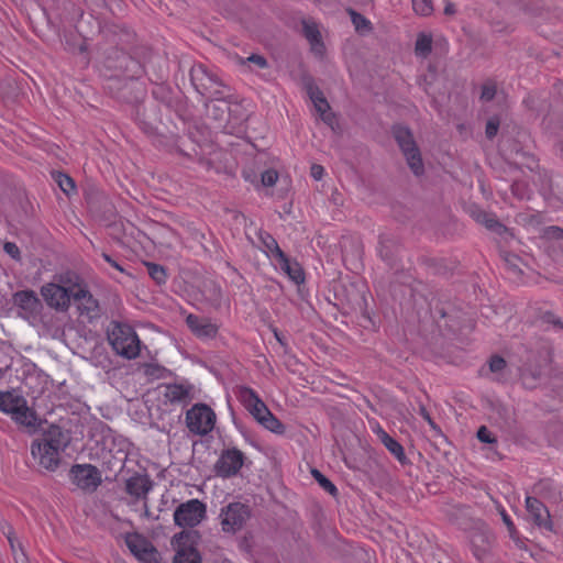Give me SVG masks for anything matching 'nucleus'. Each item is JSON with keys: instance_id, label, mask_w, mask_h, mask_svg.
Segmentation results:
<instances>
[{"instance_id": "nucleus-1", "label": "nucleus", "mask_w": 563, "mask_h": 563, "mask_svg": "<svg viewBox=\"0 0 563 563\" xmlns=\"http://www.w3.org/2000/svg\"><path fill=\"white\" fill-rule=\"evenodd\" d=\"M68 444V438L57 426H49L42 437L31 444V454L40 466L55 471L60 463V454Z\"/></svg>"}, {"instance_id": "nucleus-2", "label": "nucleus", "mask_w": 563, "mask_h": 563, "mask_svg": "<svg viewBox=\"0 0 563 563\" xmlns=\"http://www.w3.org/2000/svg\"><path fill=\"white\" fill-rule=\"evenodd\" d=\"M0 410L30 432H34L40 426L36 413L29 408L25 398L15 391L0 393Z\"/></svg>"}, {"instance_id": "nucleus-3", "label": "nucleus", "mask_w": 563, "mask_h": 563, "mask_svg": "<svg viewBox=\"0 0 563 563\" xmlns=\"http://www.w3.org/2000/svg\"><path fill=\"white\" fill-rule=\"evenodd\" d=\"M108 340L115 353L126 360L136 358L140 354L141 342L128 324L113 322L108 331Z\"/></svg>"}, {"instance_id": "nucleus-4", "label": "nucleus", "mask_w": 563, "mask_h": 563, "mask_svg": "<svg viewBox=\"0 0 563 563\" xmlns=\"http://www.w3.org/2000/svg\"><path fill=\"white\" fill-rule=\"evenodd\" d=\"M240 399L250 413L264 428L276 434L285 432L284 424L271 412L253 389L249 387L241 388Z\"/></svg>"}, {"instance_id": "nucleus-5", "label": "nucleus", "mask_w": 563, "mask_h": 563, "mask_svg": "<svg viewBox=\"0 0 563 563\" xmlns=\"http://www.w3.org/2000/svg\"><path fill=\"white\" fill-rule=\"evenodd\" d=\"M393 134L412 173L417 176L423 174V162L411 131L407 126L395 125Z\"/></svg>"}, {"instance_id": "nucleus-6", "label": "nucleus", "mask_w": 563, "mask_h": 563, "mask_svg": "<svg viewBox=\"0 0 563 563\" xmlns=\"http://www.w3.org/2000/svg\"><path fill=\"white\" fill-rule=\"evenodd\" d=\"M250 518V507L239 501L223 507L219 515L221 529L224 533L229 534H235L241 531Z\"/></svg>"}, {"instance_id": "nucleus-7", "label": "nucleus", "mask_w": 563, "mask_h": 563, "mask_svg": "<svg viewBox=\"0 0 563 563\" xmlns=\"http://www.w3.org/2000/svg\"><path fill=\"white\" fill-rule=\"evenodd\" d=\"M216 420V412L206 404H196L186 412V426L197 435L210 433Z\"/></svg>"}, {"instance_id": "nucleus-8", "label": "nucleus", "mask_w": 563, "mask_h": 563, "mask_svg": "<svg viewBox=\"0 0 563 563\" xmlns=\"http://www.w3.org/2000/svg\"><path fill=\"white\" fill-rule=\"evenodd\" d=\"M198 539L197 531L184 530L173 538L176 548L174 563H201L200 556L195 548Z\"/></svg>"}, {"instance_id": "nucleus-9", "label": "nucleus", "mask_w": 563, "mask_h": 563, "mask_svg": "<svg viewBox=\"0 0 563 563\" xmlns=\"http://www.w3.org/2000/svg\"><path fill=\"white\" fill-rule=\"evenodd\" d=\"M206 516V506L198 499H191L180 504L174 512V521L179 527H195Z\"/></svg>"}, {"instance_id": "nucleus-10", "label": "nucleus", "mask_w": 563, "mask_h": 563, "mask_svg": "<svg viewBox=\"0 0 563 563\" xmlns=\"http://www.w3.org/2000/svg\"><path fill=\"white\" fill-rule=\"evenodd\" d=\"M41 295L48 307L58 311L68 310L73 299L70 287H64L55 283L43 285Z\"/></svg>"}, {"instance_id": "nucleus-11", "label": "nucleus", "mask_w": 563, "mask_h": 563, "mask_svg": "<svg viewBox=\"0 0 563 563\" xmlns=\"http://www.w3.org/2000/svg\"><path fill=\"white\" fill-rule=\"evenodd\" d=\"M70 291L73 299L77 302V308L81 316H86L88 319L99 317V302L93 298L85 285L74 284L70 286Z\"/></svg>"}, {"instance_id": "nucleus-12", "label": "nucleus", "mask_w": 563, "mask_h": 563, "mask_svg": "<svg viewBox=\"0 0 563 563\" xmlns=\"http://www.w3.org/2000/svg\"><path fill=\"white\" fill-rule=\"evenodd\" d=\"M307 93L321 120L335 131L339 126L338 120L335 114L331 111L330 104L323 96V92L316 85L310 82L307 85Z\"/></svg>"}, {"instance_id": "nucleus-13", "label": "nucleus", "mask_w": 563, "mask_h": 563, "mask_svg": "<svg viewBox=\"0 0 563 563\" xmlns=\"http://www.w3.org/2000/svg\"><path fill=\"white\" fill-rule=\"evenodd\" d=\"M125 543L130 551L140 561L145 563H154L157 560V551L153 547V544L143 536L133 533L128 534L125 538Z\"/></svg>"}, {"instance_id": "nucleus-14", "label": "nucleus", "mask_w": 563, "mask_h": 563, "mask_svg": "<svg viewBox=\"0 0 563 563\" xmlns=\"http://www.w3.org/2000/svg\"><path fill=\"white\" fill-rule=\"evenodd\" d=\"M244 454L238 449L224 451L216 463V472L222 477L235 475L242 467Z\"/></svg>"}, {"instance_id": "nucleus-15", "label": "nucleus", "mask_w": 563, "mask_h": 563, "mask_svg": "<svg viewBox=\"0 0 563 563\" xmlns=\"http://www.w3.org/2000/svg\"><path fill=\"white\" fill-rule=\"evenodd\" d=\"M71 474L75 484L81 489L95 490L101 483L99 471L89 464L73 466Z\"/></svg>"}, {"instance_id": "nucleus-16", "label": "nucleus", "mask_w": 563, "mask_h": 563, "mask_svg": "<svg viewBox=\"0 0 563 563\" xmlns=\"http://www.w3.org/2000/svg\"><path fill=\"white\" fill-rule=\"evenodd\" d=\"M12 301L14 306L22 310L21 316L24 318L35 316L42 308L37 295L30 289L16 291L12 297Z\"/></svg>"}, {"instance_id": "nucleus-17", "label": "nucleus", "mask_w": 563, "mask_h": 563, "mask_svg": "<svg viewBox=\"0 0 563 563\" xmlns=\"http://www.w3.org/2000/svg\"><path fill=\"white\" fill-rule=\"evenodd\" d=\"M186 323L191 332L199 338H213L218 332V325L206 317L188 314Z\"/></svg>"}, {"instance_id": "nucleus-18", "label": "nucleus", "mask_w": 563, "mask_h": 563, "mask_svg": "<svg viewBox=\"0 0 563 563\" xmlns=\"http://www.w3.org/2000/svg\"><path fill=\"white\" fill-rule=\"evenodd\" d=\"M161 394L164 401L172 405H186L191 400V388L179 384L164 385Z\"/></svg>"}, {"instance_id": "nucleus-19", "label": "nucleus", "mask_w": 563, "mask_h": 563, "mask_svg": "<svg viewBox=\"0 0 563 563\" xmlns=\"http://www.w3.org/2000/svg\"><path fill=\"white\" fill-rule=\"evenodd\" d=\"M526 507L529 514L532 516L536 525L544 527L549 530L552 529L550 512L540 500L533 497H527Z\"/></svg>"}, {"instance_id": "nucleus-20", "label": "nucleus", "mask_w": 563, "mask_h": 563, "mask_svg": "<svg viewBox=\"0 0 563 563\" xmlns=\"http://www.w3.org/2000/svg\"><path fill=\"white\" fill-rule=\"evenodd\" d=\"M125 489L135 498H145L152 489V482L147 476L135 475L126 481Z\"/></svg>"}, {"instance_id": "nucleus-21", "label": "nucleus", "mask_w": 563, "mask_h": 563, "mask_svg": "<svg viewBox=\"0 0 563 563\" xmlns=\"http://www.w3.org/2000/svg\"><path fill=\"white\" fill-rule=\"evenodd\" d=\"M302 27L303 34L311 45V49L316 54L322 55L324 51V45L322 43L321 33L319 31L317 23H314L313 21H303Z\"/></svg>"}, {"instance_id": "nucleus-22", "label": "nucleus", "mask_w": 563, "mask_h": 563, "mask_svg": "<svg viewBox=\"0 0 563 563\" xmlns=\"http://www.w3.org/2000/svg\"><path fill=\"white\" fill-rule=\"evenodd\" d=\"M276 263L279 265L280 269L285 272L288 277L296 284H300L305 280V274L300 265L296 262H290L286 254H284L283 257L276 260Z\"/></svg>"}, {"instance_id": "nucleus-23", "label": "nucleus", "mask_w": 563, "mask_h": 563, "mask_svg": "<svg viewBox=\"0 0 563 563\" xmlns=\"http://www.w3.org/2000/svg\"><path fill=\"white\" fill-rule=\"evenodd\" d=\"M0 529L5 534L9 543H10V548L13 552L16 563H25L26 555L24 553L22 544L14 537L12 528L9 525H7L5 522L0 521Z\"/></svg>"}, {"instance_id": "nucleus-24", "label": "nucleus", "mask_w": 563, "mask_h": 563, "mask_svg": "<svg viewBox=\"0 0 563 563\" xmlns=\"http://www.w3.org/2000/svg\"><path fill=\"white\" fill-rule=\"evenodd\" d=\"M377 435H378L379 440L382 441V443L386 446V449L393 455H395V457L398 461L402 462L406 460L404 448L401 446V444L398 441H396L394 438H391L386 431H384L380 428L377 430Z\"/></svg>"}, {"instance_id": "nucleus-25", "label": "nucleus", "mask_w": 563, "mask_h": 563, "mask_svg": "<svg viewBox=\"0 0 563 563\" xmlns=\"http://www.w3.org/2000/svg\"><path fill=\"white\" fill-rule=\"evenodd\" d=\"M473 217L476 222L485 225L487 229L498 234L507 233V228L499 223L498 220L490 213L478 210L473 213Z\"/></svg>"}, {"instance_id": "nucleus-26", "label": "nucleus", "mask_w": 563, "mask_h": 563, "mask_svg": "<svg viewBox=\"0 0 563 563\" xmlns=\"http://www.w3.org/2000/svg\"><path fill=\"white\" fill-rule=\"evenodd\" d=\"M432 35L429 33L421 32L417 35L415 44V53L417 56L426 58L432 52Z\"/></svg>"}, {"instance_id": "nucleus-27", "label": "nucleus", "mask_w": 563, "mask_h": 563, "mask_svg": "<svg viewBox=\"0 0 563 563\" xmlns=\"http://www.w3.org/2000/svg\"><path fill=\"white\" fill-rule=\"evenodd\" d=\"M488 367L489 372L494 375L495 380L500 382L505 378L507 363L503 357L498 355L492 356L488 362Z\"/></svg>"}, {"instance_id": "nucleus-28", "label": "nucleus", "mask_w": 563, "mask_h": 563, "mask_svg": "<svg viewBox=\"0 0 563 563\" xmlns=\"http://www.w3.org/2000/svg\"><path fill=\"white\" fill-rule=\"evenodd\" d=\"M191 79L197 85L203 89H208L207 81H214L212 76L206 70L202 65H199L191 70Z\"/></svg>"}, {"instance_id": "nucleus-29", "label": "nucleus", "mask_w": 563, "mask_h": 563, "mask_svg": "<svg viewBox=\"0 0 563 563\" xmlns=\"http://www.w3.org/2000/svg\"><path fill=\"white\" fill-rule=\"evenodd\" d=\"M261 239H262V242H263L266 251L271 254V256L275 261L278 260L279 257H283V255L285 253L282 251L278 243L272 235L265 234V235H262Z\"/></svg>"}, {"instance_id": "nucleus-30", "label": "nucleus", "mask_w": 563, "mask_h": 563, "mask_svg": "<svg viewBox=\"0 0 563 563\" xmlns=\"http://www.w3.org/2000/svg\"><path fill=\"white\" fill-rule=\"evenodd\" d=\"M311 474L325 492H328L332 496L338 495V488L335 487V485L329 478H327L321 472H319L318 470H312Z\"/></svg>"}, {"instance_id": "nucleus-31", "label": "nucleus", "mask_w": 563, "mask_h": 563, "mask_svg": "<svg viewBox=\"0 0 563 563\" xmlns=\"http://www.w3.org/2000/svg\"><path fill=\"white\" fill-rule=\"evenodd\" d=\"M55 180L56 183L58 184L59 188L67 195H71L73 192H75V183L74 180L65 175V174H62V173H58L56 176H55Z\"/></svg>"}, {"instance_id": "nucleus-32", "label": "nucleus", "mask_w": 563, "mask_h": 563, "mask_svg": "<svg viewBox=\"0 0 563 563\" xmlns=\"http://www.w3.org/2000/svg\"><path fill=\"white\" fill-rule=\"evenodd\" d=\"M413 11L422 16L430 15L433 12L431 0H412Z\"/></svg>"}, {"instance_id": "nucleus-33", "label": "nucleus", "mask_w": 563, "mask_h": 563, "mask_svg": "<svg viewBox=\"0 0 563 563\" xmlns=\"http://www.w3.org/2000/svg\"><path fill=\"white\" fill-rule=\"evenodd\" d=\"M503 256H504V261H505L506 265L508 266V268L510 271H512L515 274L522 273L521 265L523 264V262L521 261V258L519 256H517L516 254H511V253H504Z\"/></svg>"}, {"instance_id": "nucleus-34", "label": "nucleus", "mask_w": 563, "mask_h": 563, "mask_svg": "<svg viewBox=\"0 0 563 563\" xmlns=\"http://www.w3.org/2000/svg\"><path fill=\"white\" fill-rule=\"evenodd\" d=\"M147 272L150 276L157 283V284H164L166 280V273L165 269L154 263H147Z\"/></svg>"}, {"instance_id": "nucleus-35", "label": "nucleus", "mask_w": 563, "mask_h": 563, "mask_svg": "<svg viewBox=\"0 0 563 563\" xmlns=\"http://www.w3.org/2000/svg\"><path fill=\"white\" fill-rule=\"evenodd\" d=\"M246 63H253L258 68H266L268 66L266 58L264 56L257 55V54H252L247 58H240L241 65H245Z\"/></svg>"}, {"instance_id": "nucleus-36", "label": "nucleus", "mask_w": 563, "mask_h": 563, "mask_svg": "<svg viewBox=\"0 0 563 563\" xmlns=\"http://www.w3.org/2000/svg\"><path fill=\"white\" fill-rule=\"evenodd\" d=\"M352 22L357 31H368L369 22L361 14L352 12Z\"/></svg>"}, {"instance_id": "nucleus-37", "label": "nucleus", "mask_w": 563, "mask_h": 563, "mask_svg": "<svg viewBox=\"0 0 563 563\" xmlns=\"http://www.w3.org/2000/svg\"><path fill=\"white\" fill-rule=\"evenodd\" d=\"M278 179V173L274 169H267L262 174V184L272 187Z\"/></svg>"}, {"instance_id": "nucleus-38", "label": "nucleus", "mask_w": 563, "mask_h": 563, "mask_svg": "<svg viewBox=\"0 0 563 563\" xmlns=\"http://www.w3.org/2000/svg\"><path fill=\"white\" fill-rule=\"evenodd\" d=\"M4 252L15 261H21V252L18 245L13 242H5L3 244Z\"/></svg>"}, {"instance_id": "nucleus-39", "label": "nucleus", "mask_w": 563, "mask_h": 563, "mask_svg": "<svg viewBox=\"0 0 563 563\" xmlns=\"http://www.w3.org/2000/svg\"><path fill=\"white\" fill-rule=\"evenodd\" d=\"M498 129H499V120L497 118H493V119L488 120V122L486 124V130H485L486 136L488 139H493L497 134Z\"/></svg>"}, {"instance_id": "nucleus-40", "label": "nucleus", "mask_w": 563, "mask_h": 563, "mask_svg": "<svg viewBox=\"0 0 563 563\" xmlns=\"http://www.w3.org/2000/svg\"><path fill=\"white\" fill-rule=\"evenodd\" d=\"M477 438L479 441L484 443H495L496 439L493 437L490 431L485 427L482 426L477 431Z\"/></svg>"}, {"instance_id": "nucleus-41", "label": "nucleus", "mask_w": 563, "mask_h": 563, "mask_svg": "<svg viewBox=\"0 0 563 563\" xmlns=\"http://www.w3.org/2000/svg\"><path fill=\"white\" fill-rule=\"evenodd\" d=\"M496 93V87L492 84H486L483 86L481 99L484 101H490Z\"/></svg>"}, {"instance_id": "nucleus-42", "label": "nucleus", "mask_w": 563, "mask_h": 563, "mask_svg": "<svg viewBox=\"0 0 563 563\" xmlns=\"http://www.w3.org/2000/svg\"><path fill=\"white\" fill-rule=\"evenodd\" d=\"M393 241L385 238V236H380L379 238V254L383 258H388L389 254L387 252V249L389 245H393Z\"/></svg>"}, {"instance_id": "nucleus-43", "label": "nucleus", "mask_w": 563, "mask_h": 563, "mask_svg": "<svg viewBox=\"0 0 563 563\" xmlns=\"http://www.w3.org/2000/svg\"><path fill=\"white\" fill-rule=\"evenodd\" d=\"M102 257L103 260L109 263L113 268H115L117 271L121 272V273H124V268L117 262L114 261L109 254L107 253H102Z\"/></svg>"}, {"instance_id": "nucleus-44", "label": "nucleus", "mask_w": 563, "mask_h": 563, "mask_svg": "<svg viewBox=\"0 0 563 563\" xmlns=\"http://www.w3.org/2000/svg\"><path fill=\"white\" fill-rule=\"evenodd\" d=\"M421 416L428 421V423L430 424V427L437 432V433H441L439 427L434 423V421L431 419L429 412L424 409V408H421Z\"/></svg>"}, {"instance_id": "nucleus-45", "label": "nucleus", "mask_w": 563, "mask_h": 563, "mask_svg": "<svg viewBox=\"0 0 563 563\" xmlns=\"http://www.w3.org/2000/svg\"><path fill=\"white\" fill-rule=\"evenodd\" d=\"M323 167L320 166V165H312L311 167V176L316 179V180H320L323 176Z\"/></svg>"}, {"instance_id": "nucleus-46", "label": "nucleus", "mask_w": 563, "mask_h": 563, "mask_svg": "<svg viewBox=\"0 0 563 563\" xmlns=\"http://www.w3.org/2000/svg\"><path fill=\"white\" fill-rule=\"evenodd\" d=\"M213 108L214 110L221 111L222 113L231 111L230 107L224 101H219L217 104L213 106Z\"/></svg>"}, {"instance_id": "nucleus-47", "label": "nucleus", "mask_w": 563, "mask_h": 563, "mask_svg": "<svg viewBox=\"0 0 563 563\" xmlns=\"http://www.w3.org/2000/svg\"><path fill=\"white\" fill-rule=\"evenodd\" d=\"M550 233L552 234L553 238L555 239H563V230L558 228V227H552L550 229Z\"/></svg>"}, {"instance_id": "nucleus-48", "label": "nucleus", "mask_w": 563, "mask_h": 563, "mask_svg": "<svg viewBox=\"0 0 563 563\" xmlns=\"http://www.w3.org/2000/svg\"><path fill=\"white\" fill-rule=\"evenodd\" d=\"M455 11H456L455 5L452 2L448 1L444 7V14L453 15L455 13Z\"/></svg>"}, {"instance_id": "nucleus-49", "label": "nucleus", "mask_w": 563, "mask_h": 563, "mask_svg": "<svg viewBox=\"0 0 563 563\" xmlns=\"http://www.w3.org/2000/svg\"><path fill=\"white\" fill-rule=\"evenodd\" d=\"M501 516H503L504 522L506 523L508 529L511 531L514 529V523L510 520L509 516L505 511L501 512Z\"/></svg>"}, {"instance_id": "nucleus-50", "label": "nucleus", "mask_w": 563, "mask_h": 563, "mask_svg": "<svg viewBox=\"0 0 563 563\" xmlns=\"http://www.w3.org/2000/svg\"><path fill=\"white\" fill-rule=\"evenodd\" d=\"M144 369H145V374L147 375H153L154 372L156 371V367L153 366V365H145L144 366Z\"/></svg>"}, {"instance_id": "nucleus-51", "label": "nucleus", "mask_w": 563, "mask_h": 563, "mask_svg": "<svg viewBox=\"0 0 563 563\" xmlns=\"http://www.w3.org/2000/svg\"><path fill=\"white\" fill-rule=\"evenodd\" d=\"M477 538H478V539H481L482 541H485V540L487 539V536H486V534H483V536H474V537L472 538V542H473L474 544H476V543H477Z\"/></svg>"}, {"instance_id": "nucleus-52", "label": "nucleus", "mask_w": 563, "mask_h": 563, "mask_svg": "<svg viewBox=\"0 0 563 563\" xmlns=\"http://www.w3.org/2000/svg\"><path fill=\"white\" fill-rule=\"evenodd\" d=\"M553 324L555 325H559L561 328H563V323L561 322V320L556 319V320H553Z\"/></svg>"}, {"instance_id": "nucleus-53", "label": "nucleus", "mask_w": 563, "mask_h": 563, "mask_svg": "<svg viewBox=\"0 0 563 563\" xmlns=\"http://www.w3.org/2000/svg\"><path fill=\"white\" fill-rule=\"evenodd\" d=\"M96 3H103V0H93Z\"/></svg>"}]
</instances>
